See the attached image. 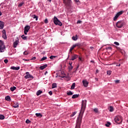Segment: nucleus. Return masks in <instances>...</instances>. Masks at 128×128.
Instances as JSON below:
<instances>
[{
  "instance_id": "nucleus-1",
  "label": "nucleus",
  "mask_w": 128,
  "mask_h": 128,
  "mask_svg": "<svg viewBox=\"0 0 128 128\" xmlns=\"http://www.w3.org/2000/svg\"><path fill=\"white\" fill-rule=\"evenodd\" d=\"M86 100H82V108L80 110V116L82 118V114H84V110H86Z\"/></svg>"
},
{
  "instance_id": "nucleus-2",
  "label": "nucleus",
  "mask_w": 128,
  "mask_h": 128,
  "mask_svg": "<svg viewBox=\"0 0 128 128\" xmlns=\"http://www.w3.org/2000/svg\"><path fill=\"white\" fill-rule=\"evenodd\" d=\"M76 46H78V48H80V43H77L74 45H73L70 49V51L68 54V57L67 58V60H68L70 58V54H72V50Z\"/></svg>"
},
{
  "instance_id": "nucleus-3",
  "label": "nucleus",
  "mask_w": 128,
  "mask_h": 128,
  "mask_svg": "<svg viewBox=\"0 0 128 128\" xmlns=\"http://www.w3.org/2000/svg\"><path fill=\"white\" fill-rule=\"evenodd\" d=\"M114 121H115V122H116V124H120L122 122V117L120 116H116L114 118Z\"/></svg>"
},
{
  "instance_id": "nucleus-4",
  "label": "nucleus",
  "mask_w": 128,
  "mask_h": 128,
  "mask_svg": "<svg viewBox=\"0 0 128 128\" xmlns=\"http://www.w3.org/2000/svg\"><path fill=\"white\" fill-rule=\"evenodd\" d=\"M54 22L56 26L58 25L60 26H62V22H60V21L58 19V18H56V16H54Z\"/></svg>"
},
{
  "instance_id": "nucleus-5",
  "label": "nucleus",
  "mask_w": 128,
  "mask_h": 128,
  "mask_svg": "<svg viewBox=\"0 0 128 128\" xmlns=\"http://www.w3.org/2000/svg\"><path fill=\"white\" fill-rule=\"evenodd\" d=\"M6 50V46L4 44L2 40H0V52H4Z\"/></svg>"
},
{
  "instance_id": "nucleus-6",
  "label": "nucleus",
  "mask_w": 128,
  "mask_h": 128,
  "mask_svg": "<svg viewBox=\"0 0 128 128\" xmlns=\"http://www.w3.org/2000/svg\"><path fill=\"white\" fill-rule=\"evenodd\" d=\"M124 22L120 20L117 22L116 24V26L118 28H122L124 26Z\"/></svg>"
},
{
  "instance_id": "nucleus-7",
  "label": "nucleus",
  "mask_w": 128,
  "mask_h": 128,
  "mask_svg": "<svg viewBox=\"0 0 128 128\" xmlns=\"http://www.w3.org/2000/svg\"><path fill=\"white\" fill-rule=\"evenodd\" d=\"M26 76H24V78L26 79L30 78V80H34V76L30 74V72H26Z\"/></svg>"
},
{
  "instance_id": "nucleus-8",
  "label": "nucleus",
  "mask_w": 128,
  "mask_h": 128,
  "mask_svg": "<svg viewBox=\"0 0 128 128\" xmlns=\"http://www.w3.org/2000/svg\"><path fill=\"white\" fill-rule=\"evenodd\" d=\"M30 27L28 26H26L24 28V34L26 36L28 34V30H30Z\"/></svg>"
},
{
  "instance_id": "nucleus-9",
  "label": "nucleus",
  "mask_w": 128,
  "mask_h": 128,
  "mask_svg": "<svg viewBox=\"0 0 128 128\" xmlns=\"http://www.w3.org/2000/svg\"><path fill=\"white\" fill-rule=\"evenodd\" d=\"M121 14H122V11H120V12H118L116 15L115 16L114 18V20L116 21L118 20V16H121Z\"/></svg>"
},
{
  "instance_id": "nucleus-10",
  "label": "nucleus",
  "mask_w": 128,
  "mask_h": 128,
  "mask_svg": "<svg viewBox=\"0 0 128 128\" xmlns=\"http://www.w3.org/2000/svg\"><path fill=\"white\" fill-rule=\"evenodd\" d=\"M2 38H3L4 40H6V30H3L2 31Z\"/></svg>"
},
{
  "instance_id": "nucleus-11",
  "label": "nucleus",
  "mask_w": 128,
  "mask_h": 128,
  "mask_svg": "<svg viewBox=\"0 0 128 128\" xmlns=\"http://www.w3.org/2000/svg\"><path fill=\"white\" fill-rule=\"evenodd\" d=\"M82 84L84 86V88H88V82L86 81V80H84L82 81Z\"/></svg>"
},
{
  "instance_id": "nucleus-12",
  "label": "nucleus",
  "mask_w": 128,
  "mask_h": 128,
  "mask_svg": "<svg viewBox=\"0 0 128 128\" xmlns=\"http://www.w3.org/2000/svg\"><path fill=\"white\" fill-rule=\"evenodd\" d=\"M18 42H19V40L18 39H17L16 40V42H14L13 44V47L14 48H16V46H18Z\"/></svg>"
},
{
  "instance_id": "nucleus-13",
  "label": "nucleus",
  "mask_w": 128,
  "mask_h": 128,
  "mask_svg": "<svg viewBox=\"0 0 128 128\" xmlns=\"http://www.w3.org/2000/svg\"><path fill=\"white\" fill-rule=\"evenodd\" d=\"M4 26V22L0 21V30H2Z\"/></svg>"
},
{
  "instance_id": "nucleus-14",
  "label": "nucleus",
  "mask_w": 128,
  "mask_h": 128,
  "mask_svg": "<svg viewBox=\"0 0 128 128\" xmlns=\"http://www.w3.org/2000/svg\"><path fill=\"white\" fill-rule=\"evenodd\" d=\"M70 0H63V2L66 6H68Z\"/></svg>"
},
{
  "instance_id": "nucleus-15",
  "label": "nucleus",
  "mask_w": 128,
  "mask_h": 128,
  "mask_svg": "<svg viewBox=\"0 0 128 128\" xmlns=\"http://www.w3.org/2000/svg\"><path fill=\"white\" fill-rule=\"evenodd\" d=\"M46 68H48V64H46L44 66H42L39 68L40 70H44Z\"/></svg>"
},
{
  "instance_id": "nucleus-16",
  "label": "nucleus",
  "mask_w": 128,
  "mask_h": 128,
  "mask_svg": "<svg viewBox=\"0 0 128 128\" xmlns=\"http://www.w3.org/2000/svg\"><path fill=\"white\" fill-rule=\"evenodd\" d=\"M10 70H20V66H18V67L11 66Z\"/></svg>"
},
{
  "instance_id": "nucleus-17",
  "label": "nucleus",
  "mask_w": 128,
  "mask_h": 128,
  "mask_svg": "<svg viewBox=\"0 0 128 128\" xmlns=\"http://www.w3.org/2000/svg\"><path fill=\"white\" fill-rule=\"evenodd\" d=\"M77 58L78 56L75 54L72 56L71 60H74L76 59Z\"/></svg>"
},
{
  "instance_id": "nucleus-18",
  "label": "nucleus",
  "mask_w": 128,
  "mask_h": 128,
  "mask_svg": "<svg viewBox=\"0 0 128 128\" xmlns=\"http://www.w3.org/2000/svg\"><path fill=\"white\" fill-rule=\"evenodd\" d=\"M22 38L24 40H28V36H24V35H22L21 36Z\"/></svg>"
},
{
  "instance_id": "nucleus-19",
  "label": "nucleus",
  "mask_w": 128,
  "mask_h": 128,
  "mask_svg": "<svg viewBox=\"0 0 128 128\" xmlns=\"http://www.w3.org/2000/svg\"><path fill=\"white\" fill-rule=\"evenodd\" d=\"M13 108H18V102H15V103L13 105Z\"/></svg>"
},
{
  "instance_id": "nucleus-20",
  "label": "nucleus",
  "mask_w": 128,
  "mask_h": 128,
  "mask_svg": "<svg viewBox=\"0 0 128 128\" xmlns=\"http://www.w3.org/2000/svg\"><path fill=\"white\" fill-rule=\"evenodd\" d=\"M36 116H37L38 118H42V115L40 113H36Z\"/></svg>"
},
{
  "instance_id": "nucleus-21",
  "label": "nucleus",
  "mask_w": 128,
  "mask_h": 128,
  "mask_svg": "<svg viewBox=\"0 0 128 128\" xmlns=\"http://www.w3.org/2000/svg\"><path fill=\"white\" fill-rule=\"evenodd\" d=\"M31 16L32 18H36V20H38V17L36 14H33Z\"/></svg>"
},
{
  "instance_id": "nucleus-22",
  "label": "nucleus",
  "mask_w": 128,
  "mask_h": 128,
  "mask_svg": "<svg viewBox=\"0 0 128 128\" xmlns=\"http://www.w3.org/2000/svg\"><path fill=\"white\" fill-rule=\"evenodd\" d=\"M72 68H74V66H72V64L69 65L68 66V70H69V72H70V70H72Z\"/></svg>"
},
{
  "instance_id": "nucleus-23",
  "label": "nucleus",
  "mask_w": 128,
  "mask_h": 128,
  "mask_svg": "<svg viewBox=\"0 0 128 128\" xmlns=\"http://www.w3.org/2000/svg\"><path fill=\"white\" fill-rule=\"evenodd\" d=\"M72 40H78V35H76L75 36H73L72 37Z\"/></svg>"
},
{
  "instance_id": "nucleus-24",
  "label": "nucleus",
  "mask_w": 128,
  "mask_h": 128,
  "mask_svg": "<svg viewBox=\"0 0 128 128\" xmlns=\"http://www.w3.org/2000/svg\"><path fill=\"white\" fill-rule=\"evenodd\" d=\"M5 100H8V102H10V96H6Z\"/></svg>"
},
{
  "instance_id": "nucleus-25",
  "label": "nucleus",
  "mask_w": 128,
  "mask_h": 128,
  "mask_svg": "<svg viewBox=\"0 0 128 128\" xmlns=\"http://www.w3.org/2000/svg\"><path fill=\"white\" fill-rule=\"evenodd\" d=\"M41 94H42V91L39 90L36 92V96H40Z\"/></svg>"
},
{
  "instance_id": "nucleus-26",
  "label": "nucleus",
  "mask_w": 128,
  "mask_h": 128,
  "mask_svg": "<svg viewBox=\"0 0 128 128\" xmlns=\"http://www.w3.org/2000/svg\"><path fill=\"white\" fill-rule=\"evenodd\" d=\"M67 94L68 96H72V94H74V93H72V91H68L67 92Z\"/></svg>"
},
{
  "instance_id": "nucleus-27",
  "label": "nucleus",
  "mask_w": 128,
  "mask_h": 128,
  "mask_svg": "<svg viewBox=\"0 0 128 128\" xmlns=\"http://www.w3.org/2000/svg\"><path fill=\"white\" fill-rule=\"evenodd\" d=\"M74 86H76V83H73L71 86L70 90H74Z\"/></svg>"
},
{
  "instance_id": "nucleus-28",
  "label": "nucleus",
  "mask_w": 128,
  "mask_h": 128,
  "mask_svg": "<svg viewBox=\"0 0 128 128\" xmlns=\"http://www.w3.org/2000/svg\"><path fill=\"white\" fill-rule=\"evenodd\" d=\"M16 86H13V87H11L10 88V90H11V92H14V90H16Z\"/></svg>"
},
{
  "instance_id": "nucleus-29",
  "label": "nucleus",
  "mask_w": 128,
  "mask_h": 128,
  "mask_svg": "<svg viewBox=\"0 0 128 128\" xmlns=\"http://www.w3.org/2000/svg\"><path fill=\"white\" fill-rule=\"evenodd\" d=\"M78 98V94H74L72 96V98Z\"/></svg>"
},
{
  "instance_id": "nucleus-30",
  "label": "nucleus",
  "mask_w": 128,
  "mask_h": 128,
  "mask_svg": "<svg viewBox=\"0 0 128 128\" xmlns=\"http://www.w3.org/2000/svg\"><path fill=\"white\" fill-rule=\"evenodd\" d=\"M110 112H112L114 111V107L112 106H110Z\"/></svg>"
},
{
  "instance_id": "nucleus-31",
  "label": "nucleus",
  "mask_w": 128,
  "mask_h": 128,
  "mask_svg": "<svg viewBox=\"0 0 128 128\" xmlns=\"http://www.w3.org/2000/svg\"><path fill=\"white\" fill-rule=\"evenodd\" d=\"M56 88V84L54 83L52 84V88Z\"/></svg>"
},
{
  "instance_id": "nucleus-32",
  "label": "nucleus",
  "mask_w": 128,
  "mask_h": 128,
  "mask_svg": "<svg viewBox=\"0 0 128 128\" xmlns=\"http://www.w3.org/2000/svg\"><path fill=\"white\" fill-rule=\"evenodd\" d=\"M116 49L118 50V52H122V50L120 47H116Z\"/></svg>"
},
{
  "instance_id": "nucleus-33",
  "label": "nucleus",
  "mask_w": 128,
  "mask_h": 128,
  "mask_svg": "<svg viewBox=\"0 0 128 128\" xmlns=\"http://www.w3.org/2000/svg\"><path fill=\"white\" fill-rule=\"evenodd\" d=\"M0 120H4V116L2 114L0 115Z\"/></svg>"
},
{
  "instance_id": "nucleus-34",
  "label": "nucleus",
  "mask_w": 128,
  "mask_h": 128,
  "mask_svg": "<svg viewBox=\"0 0 128 128\" xmlns=\"http://www.w3.org/2000/svg\"><path fill=\"white\" fill-rule=\"evenodd\" d=\"M46 60V57L44 56L41 60L40 62H44V60Z\"/></svg>"
},
{
  "instance_id": "nucleus-35",
  "label": "nucleus",
  "mask_w": 128,
  "mask_h": 128,
  "mask_svg": "<svg viewBox=\"0 0 128 128\" xmlns=\"http://www.w3.org/2000/svg\"><path fill=\"white\" fill-rule=\"evenodd\" d=\"M94 112H96V114H98V108H95L94 110Z\"/></svg>"
},
{
  "instance_id": "nucleus-36",
  "label": "nucleus",
  "mask_w": 128,
  "mask_h": 128,
  "mask_svg": "<svg viewBox=\"0 0 128 128\" xmlns=\"http://www.w3.org/2000/svg\"><path fill=\"white\" fill-rule=\"evenodd\" d=\"M106 126H107L108 128V126H110V122H108L106 124H105Z\"/></svg>"
},
{
  "instance_id": "nucleus-37",
  "label": "nucleus",
  "mask_w": 128,
  "mask_h": 128,
  "mask_svg": "<svg viewBox=\"0 0 128 128\" xmlns=\"http://www.w3.org/2000/svg\"><path fill=\"white\" fill-rule=\"evenodd\" d=\"M111 74H112V71H110V70L107 71V74L108 76H110Z\"/></svg>"
},
{
  "instance_id": "nucleus-38",
  "label": "nucleus",
  "mask_w": 128,
  "mask_h": 128,
  "mask_svg": "<svg viewBox=\"0 0 128 128\" xmlns=\"http://www.w3.org/2000/svg\"><path fill=\"white\" fill-rule=\"evenodd\" d=\"M76 112H74L71 115V118H72V116H74L76 115Z\"/></svg>"
},
{
  "instance_id": "nucleus-39",
  "label": "nucleus",
  "mask_w": 128,
  "mask_h": 128,
  "mask_svg": "<svg viewBox=\"0 0 128 128\" xmlns=\"http://www.w3.org/2000/svg\"><path fill=\"white\" fill-rule=\"evenodd\" d=\"M24 2H21V3H20L19 4H18V6L19 7V8H20V6H22L24 5Z\"/></svg>"
},
{
  "instance_id": "nucleus-40",
  "label": "nucleus",
  "mask_w": 128,
  "mask_h": 128,
  "mask_svg": "<svg viewBox=\"0 0 128 128\" xmlns=\"http://www.w3.org/2000/svg\"><path fill=\"white\" fill-rule=\"evenodd\" d=\"M106 50H112V48L110 46H109L106 48Z\"/></svg>"
},
{
  "instance_id": "nucleus-41",
  "label": "nucleus",
  "mask_w": 128,
  "mask_h": 128,
  "mask_svg": "<svg viewBox=\"0 0 128 128\" xmlns=\"http://www.w3.org/2000/svg\"><path fill=\"white\" fill-rule=\"evenodd\" d=\"M26 124H30V120L28 119H27L26 121Z\"/></svg>"
},
{
  "instance_id": "nucleus-42",
  "label": "nucleus",
  "mask_w": 128,
  "mask_h": 128,
  "mask_svg": "<svg viewBox=\"0 0 128 128\" xmlns=\"http://www.w3.org/2000/svg\"><path fill=\"white\" fill-rule=\"evenodd\" d=\"M114 44H116V46H120V43L116 42H114Z\"/></svg>"
},
{
  "instance_id": "nucleus-43",
  "label": "nucleus",
  "mask_w": 128,
  "mask_h": 128,
  "mask_svg": "<svg viewBox=\"0 0 128 128\" xmlns=\"http://www.w3.org/2000/svg\"><path fill=\"white\" fill-rule=\"evenodd\" d=\"M56 58V56H50V60H54V58Z\"/></svg>"
},
{
  "instance_id": "nucleus-44",
  "label": "nucleus",
  "mask_w": 128,
  "mask_h": 128,
  "mask_svg": "<svg viewBox=\"0 0 128 128\" xmlns=\"http://www.w3.org/2000/svg\"><path fill=\"white\" fill-rule=\"evenodd\" d=\"M4 62L5 64H8V59H6L4 60Z\"/></svg>"
},
{
  "instance_id": "nucleus-45",
  "label": "nucleus",
  "mask_w": 128,
  "mask_h": 128,
  "mask_svg": "<svg viewBox=\"0 0 128 128\" xmlns=\"http://www.w3.org/2000/svg\"><path fill=\"white\" fill-rule=\"evenodd\" d=\"M116 84H120V80H114Z\"/></svg>"
},
{
  "instance_id": "nucleus-46",
  "label": "nucleus",
  "mask_w": 128,
  "mask_h": 128,
  "mask_svg": "<svg viewBox=\"0 0 128 128\" xmlns=\"http://www.w3.org/2000/svg\"><path fill=\"white\" fill-rule=\"evenodd\" d=\"M24 54H25V55L28 54V52H27V51H25L24 52Z\"/></svg>"
},
{
  "instance_id": "nucleus-47",
  "label": "nucleus",
  "mask_w": 128,
  "mask_h": 128,
  "mask_svg": "<svg viewBox=\"0 0 128 128\" xmlns=\"http://www.w3.org/2000/svg\"><path fill=\"white\" fill-rule=\"evenodd\" d=\"M48 94H50V96H52V92L50 91V92H48Z\"/></svg>"
},
{
  "instance_id": "nucleus-48",
  "label": "nucleus",
  "mask_w": 128,
  "mask_h": 128,
  "mask_svg": "<svg viewBox=\"0 0 128 128\" xmlns=\"http://www.w3.org/2000/svg\"><path fill=\"white\" fill-rule=\"evenodd\" d=\"M44 22H45V24H48V19H45Z\"/></svg>"
},
{
  "instance_id": "nucleus-49",
  "label": "nucleus",
  "mask_w": 128,
  "mask_h": 128,
  "mask_svg": "<svg viewBox=\"0 0 128 128\" xmlns=\"http://www.w3.org/2000/svg\"><path fill=\"white\" fill-rule=\"evenodd\" d=\"M36 57H32L31 60H36Z\"/></svg>"
},
{
  "instance_id": "nucleus-50",
  "label": "nucleus",
  "mask_w": 128,
  "mask_h": 128,
  "mask_svg": "<svg viewBox=\"0 0 128 128\" xmlns=\"http://www.w3.org/2000/svg\"><path fill=\"white\" fill-rule=\"evenodd\" d=\"M60 74H64V72L60 71Z\"/></svg>"
},
{
  "instance_id": "nucleus-51",
  "label": "nucleus",
  "mask_w": 128,
  "mask_h": 128,
  "mask_svg": "<svg viewBox=\"0 0 128 128\" xmlns=\"http://www.w3.org/2000/svg\"><path fill=\"white\" fill-rule=\"evenodd\" d=\"M120 66V64H117L116 65V66Z\"/></svg>"
},
{
  "instance_id": "nucleus-52",
  "label": "nucleus",
  "mask_w": 128,
  "mask_h": 128,
  "mask_svg": "<svg viewBox=\"0 0 128 128\" xmlns=\"http://www.w3.org/2000/svg\"><path fill=\"white\" fill-rule=\"evenodd\" d=\"M95 80H96V82H98V78H95Z\"/></svg>"
},
{
  "instance_id": "nucleus-53",
  "label": "nucleus",
  "mask_w": 128,
  "mask_h": 128,
  "mask_svg": "<svg viewBox=\"0 0 128 128\" xmlns=\"http://www.w3.org/2000/svg\"><path fill=\"white\" fill-rule=\"evenodd\" d=\"M78 24H80V20L78 21Z\"/></svg>"
},
{
  "instance_id": "nucleus-54",
  "label": "nucleus",
  "mask_w": 128,
  "mask_h": 128,
  "mask_svg": "<svg viewBox=\"0 0 128 128\" xmlns=\"http://www.w3.org/2000/svg\"><path fill=\"white\" fill-rule=\"evenodd\" d=\"M60 76V78H64V76Z\"/></svg>"
},
{
  "instance_id": "nucleus-55",
  "label": "nucleus",
  "mask_w": 128,
  "mask_h": 128,
  "mask_svg": "<svg viewBox=\"0 0 128 128\" xmlns=\"http://www.w3.org/2000/svg\"><path fill=\"white\" fill-rule=\"evenodd\" d=\"M98 70H96V74H98Z\"/></svg>"
},
{
  "instance_id": "nucleus-56",
  "label": "nucleus",
  "mask_w": 128,
  "mask_h": 128,
  "mask_svg": "<svg viewBox=\"0 0 128 128\" xmlns=\"http://www.w3.org/2000/svg\"><path fill=\"white\" fill-rule=\"evenodd\" d=\"M81 46H86V44H81Z\"/></svg>"
},
{
  "instance_id": "nucleus-57",
  "label": "nucleus",
  "mask_w": 128,
  "mask_h": 128,
  "mask_svg": "<svg viewBox=\"0 0 128 128\" xmlns=\"http://www.w3.org/2000/svg\"><path fill=\"white\" fill-rule=\"evenodd\" d=\"M72 64V62H69V66H70V64Z\"/></svg>"
},
{
  "instance_id": "nucleus-58",
  "label": "nucleus",
  "mask_w": 128,
  "mask_h": 128,
  "mask_svg": "<svg viewBox=\"0 0 128 128\" xmlns=\"http://www.w3.org/2000/svg\"><path fill=\"white\" fill-rule=\"evenodd\" d=\"M90 62L94 63V60H91Z\"/></svg>"
},
{
  "instance_id": "nucleus-59",
  "label": "nucleus",
  "mask_w": 128,
  "mask_h": 128,
  "mask_svg": "<svg viewBox=\"0 0 128 128\" xmlns=\"http://www.w3.org/2000/svg\"><path fill=\"white\" fill-rule=\"evenodd\" d=\"M75 2H78V0H75Z\"/></svg>"
},
{
  "instance_id": "nucleus-60",
  "label": "nucleus",
  "mask_w": 128,
  "mask_h": 128,
  "mask_svg": "<svg viewBox=\"0 0 128 128\" xmlns=\"http://www.w3.org/2000/svg\"><path fill=\"white\" fill-rule=\"evenodd\" d=\"M46 74H48V72H45V74H44L45 76H46Z\"/></svg>"
},
{
  "instance_id": "nucleus-61",
  "label": "nucleus",
  "mask_w": 128,
  "mask_h": 128,
  "mask_svg": "<svg viewBox=\"0 0 128 128\" xmlns=\"http://www.w3.org/2000/svg\"><path fill=\"white\" fill-rule=\"evenodd\" d=\"M2 13L1 12H0V16H2Z\"/></svg>"
},
{
  "instance_id": "nucleus-62",
  "label": "nucleus",
  "mask_w": 128,
  "mask_h": 128,
  "mask_svg": "<svg viewBox=\"0 0 128 128\" xmlns=\"http://www.w3.org/2000/svg\"><path fill=\"white\" fill-rule=\"evenodd\" d=\"M48 2H52V0H48Z\"/></svg>"
},
{
  "instance_id": "nucleus-63",
  "label": "nucleus",
  "mask_w": 128,
  "mask_h": 128,
  "mask_svg": "<svg viewBox=\"0 0 128 128\" xmlns=\"http://www.w3.org/2000/svg\"><path fill=\"white\" fill-rule=\"evenodd\" d=\"M80 62H82V58H80Z\"/></svg>"
},
{
  "instance_id": "nucleus-64",
  "label": "nucleus",
  "mask_w": 128,
  "mask_h": 128,
  "mask_svg": "<svg viewBox=\"0 0 128 128\" xmlns=\"http://www.w3.org/2000/svg\"><path fill=\"white\" fill-rule=\"evenodd\" d=\"M79 60H80V56H79Z\"/></svg>"
}]
</instances>
